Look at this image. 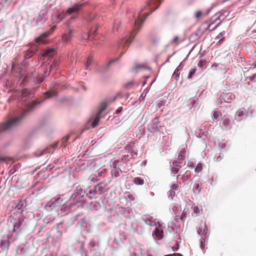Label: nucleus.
I'll return each instance as SVG.
<instances>
[{
	"mask_svg": "<svg viewBox=\"0 0 256 256\" xmlns=\"http://www.w3.org/2000/svg\"><path fill=\"white\" fill-rule=\"evenodd\" d=\"M40 102L34 101L28 108L22 112V114L20 116L15 118L6 123L0 124V133L6 130H12L17 126L22 121V118L26 114L28 111H30L36 104H40Z\"/></svg>",
	"mask_w": 256,
	"mask_h": 256,
	"instance_id": "1",
	"label": "nucleus"
},
{
	"mask_svg": "<svg viewBox=\"0 0 256 256\" xmlns=\"http://www.w3.org/2000/svg\"><path fill=\"white\" fill-rule=\"evenodd\" d=\"M24 220V218H12L10 221V223L13 226V228L12 232L14 233L16 232L18 234L21 233L22 230L20 227Z\"/></svg>",
	"mask_w": 256,
	"mask_h": 256,
	"instance_id": "2",
	"label": "nucleus"
},
{
	"mask_svg": "<svg viewBox=\"0 0 256 256\" xmlns=\"http://www.w3.org/2000/svg\"><path fill=\"white\" fill-rule=\"evenodd\" d=\"M234 117L230 114L224 116L222 120V126L226 130H230L234 122Z\"/></svg>",
	"mask_w": 256,
	"mask_h": 256,
	"instance_id": "3",
	"label": "nucleus"
},
{
	"mask_svg": "<svg viewBox=\"0 0 256 256\" xmlns=\"http://www.w3.org/2000/svg\"><path fill=\"white\" fill-rule=\"evenodd\" d=\"M119 94H118L116 96H115L112 99L108 100L106 102H103L101 104L100 109L98 114L99 115H101L102 113L106 109L107 106L109 105L110 103L113 102H114L119 96Z\"/></svg>",
	"mask_w": 256,
	"mask_h": 256,
	"instance_id": "4",
	"label": "nucleus"
},
{
	"mask_svg": "<svg viewBox=\"0 0 256 256\" xmlns=\"http://www.w3.org/2000/svg\"><path fill=\"white\" fill-rule=\"evenodd\" d=\"M160 122L158 118H155L152 120L148 125V130L152 132H154L158 130V125Z\"/></svg>",
	"mask_w": 256,
	"mask_h": 256,
	"instance_id": "5",
	"label": "nucleus"
},
{
	"mask_svg": "<svg viewBox=\"0 0 256 256\" xmlns=\"http://www.w3.org/2000/svg\"><path fill=\"white\" fill-rule=\"evenodd\" d=\"M135 35H136V32L134 30V31L132 32V33L130 34V39L124 38L122 40V42H124V50L121 52V54H120L121 55L123 54L125 52L126 50V48H128L130 46L131 42L134 39Z\"/></svg>",
	"mask_w": 256,
	"mask_h": 256,
	"instance_id": "6",
	"label": "nucleus"
},
{
	"mask_svg": "<svg viewBox=\"0 0 256 256\" xmlns=\"http://www.w3.org/2000/svg\"><path fill=\"white\" fill-rule=\"evenodd\" d=\"M84 4L79 2L77 4H74L71 8H70L66 10V13L70 14L72 12H78L83 6Z\"/></svg>",
	"mask_w": 256,
	"mask_h": 256,
	"instance_id": "7",
	"label": "nucleus"
},
{
	"mask_svg": "<svg viewBox=\"0 0 256 256\" xmlns=\"http://www.w3.org/2000/svg\"><path fill=\"white\" fill-rule=\"evenodd\" d=\"M152 236L156 240H160L164 238V230L156 228L152 232Z\"/></svg>",
	"mask_w": 256,
	"mask_h": 256,
	"instance_id": "8",
	"label": "nucleus"
},
{
	"mask_svg": "<svg viewBox=\"0 0 256 256\" xmlns=\"http://www.w3.org/2000/svg\"><path fill=\"white\" fill-rule=\"evenodd\" d=\"M172 166L171 168V172L174 174H176L179 171L180 168H182L179 162H176V160H174L172 162Z\"/></svg>",
	"mask_w": 256,
	"mask_h": 256,
	"instance_id": "9",
	"label": "nucleus"
},
{
	"mask_svg": "<svg viewBox=\"0 0 256 256\" xmlns=\"http://www.w3.org/2000/svg\"><path fill=\"white\" fill-rule=\"evenodd\" d=\"M37 50V47L34 46V48H31L26 52L24 57L25 58H30L36 53Z\"/></svg>",
	"mask_w": 256,
	"mask_h": 256,
	"instance_id": "10",
	"label": "nucleus"
},
{
	"mask_svg": "<svg viewBox=\"0 0 256 256\" xmlns=\"http://www.w3.org/2000/svg\"><path fill=\"white\" fill-rule=\"evenodd\" d=\"M48 36V33H44L36 39V42L38 44H45L46 42V38Z\"/></svg>",
	"mask_w": 256,
	"mask_h": 256,
	"instance_id": "11",
	"label": "nucleus"
},
{
	"mask_svg": "<svg viewBox=\"0 0 256 256\" xmlns=\"http://www.w3.org/2000/svg\"><path fill=\"white\" fill-rule=\"evenodd\" d=\"M10 241L8 240V237L4 238L3 240H1L0 246L2 249L4 250H8L10 246Z\"/></svg>",
	"mask_w": 256,
	"mask_h": 256,
	"instance_id": "12",
	"label": "nucleus"
},
{
	"mask_svg": "<svg viewBox=\"0 0 256 256\" xmlns=\"http://www.w3.org/2000/svg\"><path fill=\"white\" fill-rule=\"evenodd\" d=\"M186 151L184 150H181L177 158V160H176V162H179L180 164L182 163V161L185 158Z\"/></svg>",
	"mask_w": 256,
	"mask_h": 256,
	"instance_id": "13",
	"label": "nucleus"
},
{
	"mask_svg": "<svg viewBox=\"0 0 256 256\" xmlns=\"http://www.w3.org/2000/svg\"><path fill=\"white\" fill-rule=\"evenodd\" d=\"M54 54V50L53 48H48L42 54L40 58H44V57L48 56L50 57Z\"/></svg>",
	"mask_w": 256,
	"mask_h": 256,
	"instance_id": "14",
	"label": "nucleus"
},
{
	"mask_svg": "<svg viewBox=\"0 0 256 256\" xmlns=\"http://www.w3.org/2000/svg\"><path fill=\"white\" fill-rule=\"evenodd\" d=\"M97 192V190L94 186L92 188L90 189L89 190L88 193H87L86 196L90 200H92L94 198V196L96 194Z\"/></svg>",
	"mask_w": 256,
	"mask_h": 256,
	"instance_id": "15",
	"label": "nucleus"
},
{
	"mask_svg": "<svg viewBox=\"0 0 256 256\" xmlns=\"http://www.w3.org/2000/svg\"><path fill=\"white\" fill-rule=\"evenodd\" d=\"M214 18V20L212 22L210 23L209 26H208V28L209 29H210L212 24L214 22H216V21L218 20L219 22L216 24V25L214 26V28H212L211 30H214V28H216L218 26V25L221 22V20H220V16H216V15H215L214 16V18Z\"/></svg>",
	"mask_w": 256,
	"mask_h": 256,
	"instance_id": "16",
	"label": "nucleus"
},
{
	"mask_svg": "<svg viewBox=\"0 0 256 256\" xmlns=\"http://www.w3.org/2000/svg\"><path fill=\"white\" fill-rule=\"evenodd\" d=\"M192 209H193L192 215L194 216H198L202 211V210H200L197 206H194V207H192Z\"/></svg>",
	"mask_w": 256,
	"mask_h": 256,
	"instance_id": "17",
	"label": "nucleus"
},
{
	"mask_svg": "<svg viewBox=\"0 0 256 256\" xmlns=\"http://www.w3.org/2000/svg\"><path fill=\"white\" fill-rule=\"evenodd\" d=\"M100 115L97 114L94 120L93 121L92 126V128H95L98 125L100 119Z\"/></svg>",
	"mask_w": 256,
	"mask_h": 256,
	"instance_id": "18",
	"label": "nucleus"
},
{
	"mask_svg": "<svg viewBox=\"0 0 256 256\" xmlns=\"http://www.w3.org/2000/svg\"><path fill=\"white\" fill-rule=\"evenodd\" d=\"M19 56L16 57L15 58H14L12 61V70H14L16 66L18 65V59Z\"/></svg>",
	"mask_w": 256,
	"mask_h": 256,
	"instance_id": "19",
	"label": "nucleus"
},
{
	"mask_svg": "<svg viewBox=\"0 0 256 256\" xmlns=\"http://www.w3.org/2000/svg\"><path fill=\"white\" fill-rule=\"evenodd\" d=\"M134 182L137 185H142L144 184V180L139 177L135 178L134 180Z\"/></svg>",
	"mask_w": 256,
	"mask_h": 256,
	"instance_id": "20",
	"label": "nucleus"
},
{
	"mask_svg": "<svg viewBox=\"0 0 256 256\" xmlns=\"http://www.w3.org/2000/svg\"><path fill=\"white\" fill-rule=\"evenodd\" d=\"M245 114L244 110V108L239 109L236 112V116L242 119Z\"/></svg>",
	"mask_w": 256,
	"mask_h": 256,
	"instance_id": "21",
	"label": "nucleus"
},
{
	"mask_svg": "<svg viewBox=\"0 0 256 256\" xmlns=\"http://www.w3.org/2000/svg\"><path fill=\"white\" fill-rule=\"evenodd\" d=\"M92 60V56H90L86 60L85 67L86 70H88L90 66L91 65Z\"/></svg>",
	"mask_w": 256,
	"mask_h": 256,
	"instance_id": "22",
	"label": "nucleus"
},
{
	"mask_svg": "<svg viewBox=\"0 0 256 256\" xmlns=\"http://www.w3.org/2000/svg\"><path fill=\"white\" fill-rule=\"evenodd\" d=\"M95 187L97 190V192H100V194L103 193L104 191V186H101V183L96 186Z\"/></svg>",
	"mask_w": 256,
	"mask_h": 256,
	"instance_id": "23",
	"label": "nucleus"
},
{
	"mask_svg": "<svg viewBox=\"0 0 256 256\" xmlns=\"http://www.w3.org/2000/svg\"><path fill=\"white\" fill-rule=\"evenodd\" d=\"M213 116L216 119H220L222 118V114L219 111H214L213 114Z\"/></svg>",
	"mask_w": 256,
	"mask_h": 256,
	"instance_id": "24",
	"label": "nucleus"
},
{
	"mask_svg": "<svg viewBox=\"0 0 256 256\" xmlns=\"http://www.w3.org/2000/svg\"><path fill=\"white\" fill-rule=\"evenodd\" d=\"M180 40L179 37L178 36H176L172 40L171 44L177 46L180 43Z\"/></svg>",
	"mask_w": 256,
	"mask_h": 256,
	"instance_id": "25",
	"label": "nucleus"
},
{
	"mask_svg": "<svg viewBox=\"0 0 256 256\" xmlns=\"http://www.w3.org/2000/svg\"><path fill=\"white\" fill-rule=\"evenodd\" d=\"M202 170V166L201 164H198L195 168V172L196 173L201 172Z\"/></svg>",
	"mask_w": 256,
	"mask_h": 256,
	"instance_id": "26",
	"label": "nucleus"
},
{
	"mask_svg": "<svg viewBox=\"0 0 256 256\" xmlns=\"http://www.w3.org/2000/svg\"><path fill=\"white\" fill-rule=\"evenodd\" d=\"M71 39V36L70 35H68V34H65L62 36V40L64 42H68Z\"/></svg>",
	"mask_w": 256,
	"mask_h": 256,
	"instance_id": "27",
	"label": "nucleus"
},
{
	"mask_svg": "<svg viewBox=\"0 0 256 256\" xmlns=\"http://www.w3.org/2000/svg\"><path fill=\"white\" fill-rule=\"evenodd\" d=\"M47 98H51L56 94V92L54 91H48L45 93Z\"/></svg>",
	"mask_w": 256,
	"mask_h": 256,
	"instance_id": "28",
	"label": "nucleus"
},
{
	"mask_svg": "<svg viewBox=\"0 0 256 256\" xmlns=\"http://www.w3.org/2000/svg\"><path fill=\"white\" fill-rule=\"evenodd\" d=\"M126 194H127L126 195L127 198L129 200H132V201L134 200L135 197H134V196L132 194H130V192H128Z\"/></svg>",
	"mask_w": 256,
	"mask_h": 256,
	"instance_id": "29",
	"label": "nucleus"
},
{
	"mask_svg": "<svg viewBox=\"0 0 256 256\" xmlns=\"http://www.w3.org/2000/svg\"><path fill=\"white\" fill-rule=\"evenodd\" d=\"M206 230L204 229L202 232V238H201V240H202V243L204 244L206 242Z\"/></svg>",
	"mask_w": 256,
	"mask_h": 256,
	"instance_id": "30",
	"label": "nucleus"
},
{
	"mask_svg": "<svg viewBox=\"0 0 256 256\" xmlns=\"http://www.w3.org/2000/svg\"><path fill=\"white\" fill-rule=\"evenodd\" d=\"M175 196V191H174L172 190H170L168 191V197H170L172 199Z\"/></svg>",
	"mask_w": 256,
	"mask_h": 256,
	"instance_id": "31",
	"label": "nucleus"
},
{
	"mask_svg": "<svg viewBox=\"0 0 256 256\" xmlns=\"http://www.w3.org/2000/svg\"><path fill=\"white\" fill-rule=\"evenodd\" d=\"M196 68H194L190 72H189V74H188V78H190L192 77V76H194V74L196 73Z\"/></svg>",
	"mask_w": 256,
	"mask_h": 256,
	"instance_id": "32",
	"label": "nucleus"
},
{
	"mask_svg": "<svg viewBox=\"0 0 256 256\" xmlns=\"http://www.w3.org/2000/svg\"><path fill=\"white\" fill-rule=\"evenodd\" d=\"M194 190L197 192H200V184H196Z\"/></svg>",
	"mask_w": 256,
	"mask_h": 256,
	"instance_id": "33",
	"label": "nucleus"
},
{
	"mask_svg": "<svg viewBox=\"0 0 256 256\" xmlns=\"http://www.w3.org/2000/svg\"><path fill=\"white\" fill-rule=\"evenodd\" d=\"M178 186H179L178 184H174L171 186L170 190H172L174 191L178 190Z\"/></svg>",
	"mask_w": 256,
	"mask_h": 256,
	"instance_id": "34",
	"label": "nucleus"
},
{
	"mask_svg": "<svg viewBox=\"0 0 256 256\" xmlns=\"http://www.w3.org/2000/svg\"><path fill=\"white\" fill-rule=\"evenodd\" d=\"M68 139H69L68 136H66L63 138L62 142V144L64 145V147H65L66 146V145L67 144Z\"/></svg>",
	"mask_w": 256,
	"mask_h": 256,
	"instance_id": "35",
	"label": "nucleus"
},
{
	"mask_svg": "<svg viewBox=\"0 0 256 256\" xmlns=\"http://www.w3.org/2000/svg\"><path fill=\"white\" fill-rule=\"evenodd\" d=\"M202 16V12L201 11L198 10V11L196 12L195 14L196 18L197 19H198L201 17Z\"/></svg>",
	"mask_w": 256,
	"mask_h": 256,
	"instance_id": "36",
	"label": "nucleus"
},
{
	"mask_svg": "<svg viewBox=\"0 0 256 256\" xmlns=\"http://www.w3.org/2000/svg\"><path fill=\"white\" fill-rule=\"evenodd\" d=\"M58 61L54 60L50 66V70H52L53 68H55L58 66Z\"/></svg>",
	"mask_w": 256,
	"mask_h": 256,
	"instance_id": "37",
	"label": "nucleus"
},
{
	"mask_svg": "<svg viewBox=\"0 0 256 256\" xmlns=\"http://www.w3.org/2000/svg\"><path fill=\"white\" fill-rule=\"evenodd\" d=\"M186 210H184L183 212L182 213L181 216H180V220L182 222H184V218L186 217Z\"/></svg>",
	"mask_w": 256,
	"mask_h": 256,
	"instance_id": "38",
	"label": "nucleus"
},
{
	"mask_svg": "<svg viewBox=\"0 0 256 256\" xmlns=\"http://www.w3.org/2000/svg\"><path fill=\"white\" fill-rule=\"evenodd\" d=\"M22 94L24 95V96H28V94H30V92H29V90H28V89H24L22 90Z\"/></svg>",
	"mask_w": 256,
	"mask_h": 256,
	"instance_id": "39",
	"label": "nucleus"
},
{
	"mask_svg": "<svg viewBox=\"0 0 256 256\" xmlns=\"http://www.w3.org/2000/svg\"><path fill=\"white\" fill-rule=\"evenodd\" d=\"M190 176V174H186V172L183 174V176H182V179L184 182H185L186 180H187L188 178Z\"/></svg>",
	"mask_w": 256,
	"mask_h": 256,
	"instance_id": "40",
	"label": "nucleus"
},
{
	"mask_svg": "<svg viewBox=\"0 0 256 256\" xmlns=\"http://www.w3.org/2000/svg\"><path fill=\"white\" fill-rule=\"evenodd\" d=\"M172 248L173 250V251H177L179 248V244L178 242H176V246H172Z\"/></svg>",
	"mask_w": 256,
	"mask_h": 256,
	"instance_id": "41",
	"label": "nucleus"
},
{
	"mask_svg": "<svg viewBox=\"0 0 256 256\" xmlns=\"http://www.w3.org/2000/svg\"><path fill=\"white\" fill-rule=\"evenodd\" d=\"M123 108L122 106L119 107L116 111L115 114H120Z\"/></svg>",
	"mask_w": 256,
	"mask_h": 256,
	"instance_id": "42",
	"label": "nucleus"
},
{
	"mask_svg": "<svg viewBox=\"0 0 256 256\" xmlns=\"http://www.w3.org/2000/svg\"><path fill=\"white\" fill-rule=\"evenodd\" d=\"M75 32H76V31L74 30H70L68 34V35H70L72 38V34Z\"/></svg>",
	"mask_w": 256,
	"mask_h": 256,
	"instance_id": "43",
	"label": "nucleus"
},
{
	"mask_svg": "<svg viewBox=\"0 0 256 256\" xmlns=\"http://www.w3.org/2000/svg\"><path fill=\"white\" fill-rule=\"evenodd\" d=\"M132 84H133V82H130L127 83L126 84L125 87L126 88H128L130 86H132Z\"/></svg>",
	"mask_w": 256,
	"mask_h": 256,
	"instance_id": "44",
	"label": "nucleus"
},
{
	"mask_svg": "<svg viewBox=\"0 0 256 256\" xmlns=\"http://www.w3.org/2000/svg\"><path fill=\"white\" fill-rule=\"evenodd\" d=\"M122 160H128V155H126V156H124L123 157H122Z\"/></svg>",
	"mask_w": 256,
	"mask_h": 256,
	"instance_id": "45",
	"label": "nucleus"
},
{
	"mask_svg": "<svg viewBox=\"0 0 256 256\" xmlns=\"http://www.w3.org/2000/svg\"><path fill=\"white\" fill-rule=\"evenodd\" d=\"M138 24H139L138 20H136L135 23H134V26H135V28L136 29L138 28Z\"/></svg>",
	"mask_w": 256,
	"mask_h": 256,
	"instance_id": "46",
	"label": "nucleus"
},
{
	"mask_svg": "<svg viewBox=\"0 0 256 256\" xmlns=\"http://www.w3.org/2000/svg\"><path fill=\"white\" fill-rule=\"evenodd\" d=\"M7 159H8V158H5V157L0 158V162H6Z\"/></svg>",
	"mask_w": 256,
	"mask_h": 256,
	"instance_id": "47",
	"label": "nucleus"
},
{
	"mask_svg": "<svg viewBox=\"0 0 256 256\" xmlns=\"http://www.w3.org/2000/svg\"><path fill=\"white\" fill-rule=\"evenodd\" d=\"M254 78H255V76H250V77H248L246 78V79H248L252 81V80H253L254 79Z\"/></svg>",
	"mask_w": 256,
	"mask_h": 256,
	"instance_id": "48",
	"label": "nucleus"
},
{
	"mask_svg": "<svg viewBox=\"0 0 256 256\" xmlns=\"http://www.w3.org/2000/svg\"><path fill=\"white\" fill-rule=\"evenodd\" d=\"M44 80V78L42 76V77L39 78L38 79V81L39 82H41Z\"/></svg>",
	"mask_w": 256,
	"mask_h": 256,
	"instance_id": "49",
	"label": "nucleus"
},
{
	"mask_svg": "<svg viewBox=\"0 0 256 256\" xmlns=\"http://www.w3.org/2000/svg\"><path fill=\"white\" fill-rule=\"evenodd\" d=\"M202 232V228H199L198 230V233L199 234H200L201 232Z\"/></svg>",
	"mask_w": 256,
	"mask_h": 256,
	"instance_id": "50",
	"label": "nucleus"
},
{
	"mask_svg": "<svg viewBox=\"0 0 256 256\" xmlns=\"http://www.w3.org/2000/svg\"><path fill=\"white\" fill-rule=\"evenodd\" d=\"M200 247L202 248V249H204V244H203L202 243V240H201V242H200Z\"/></svg>",
	"mask_w": 256,
	"mask_h": 256,
	"instance_id": "51",
	"label": "nucleus"
},
{
	"mask_svg": "<svg viewBox=\"0 0 256 256\" xmlns=\"http://www.w3.org/2000/svg\"><path fill=\"white\" fill-rule=\"evenodd\" d=\"M174 256H183L182 254L179 253H174Z\"/></svg>",
	"mask_w": 256,
	"mask_h": 256,
	"instance_id": "52",
	"label": "nucleus"
},
{
	"mask_svg": "<svg viewBox=\"0 0 256 256\" xmlns=\"http://www.w3.org/2000/svg\"><path fill=\"white\" fill-rule=\"evenodd\" d=\"M224 34V32H220V33L218 35V38H220V36H223V35Z\"/></svg>",
	"mask_w": 256,
	"mask_h": 256,
	"instance_id": "53",
	"label": "nucleus"
},
{
	"mask_svg": "<svg viewBox=\"0 0 256 256\" xmlns=\"http://www.w3.org/2000/svg\"><path fill=\"white\" fill-rule=\"evenodd\" d=\"M222 159V158L220 156H219L218 157L216 158V160L217 161H219Z\"/></svg>",
	"mask_w": 256,
	"mask_h": 256,
	"instance_id": "54",
	"label": "nucleus"
},
{
	"mask_svg": "<svg viewBox=\"0 0 256 256\" xmlns=\"http://www.w3.org/2000/svg\"><path fill=\"white\" fill-rule=\"evenodd\" d=\"M203 62H204L202 61H200L198 63V66H202Z\"/></svg>",
	"mask_w": 256,
	"mask_h": 256,
	"instance_id": "55",
	"label": "nucleus"
},
{
	"mask_svg": "<svg viewBox=\"0 0 256 256\" xmlns=\"http://www.w3.org/2000/svg\"><path fill=\"white\" fill-rule=\"evenodd\" d=\"M224 38H222V39H220L219 42H218V43L219 44H220L221 42H223V40H224Z\"/></svg>",
	"mask_w": 256,
	"mask_h": 256,
	"instance_id": "56",
	"label": "nucleus"
},
{
	"mask_svg": "<svg viewBox=\"0 0 256 256\" xmlns=\"http://www.w3.org/2000/svg\"><path fill=\"white\" fill-rule=\"evenodd\" d=\"M180 69V66H178L176 70H175L174 73L176 74L177 72H178L179 70Z\"/></svg>",
	"mask_w": 256,
	"mask_h": 256,
	"instance_id": "57",
	"label": "nucleus"
},
{
	"mask_svg": "<svg viewBox=\"0 0 256 256\" xmlns=\"http://www.w3.org/2000/svg\"><path fill=\"white\" fill-rule=\"evenodd\" d=\"M164 256H174V254H166V255H165Z\"/></svg>",
	"mask_w": 256,
	"mask_h": 256,
	"instance_id": "58",
	"label": "nucleus"
},
{
	"mask_svg": "<svg viewBox=\"0 0 256 256\" xmlns=\"http://www.w3.org/2000/svg\"><path fill=\"white\" fill-rule=\"evenodd\" d=\"M140 68H141L140 66H136V70H138V69Z\"/></svg>",
	"mask_w": 256,
	"mask_h": 256,
	"instance_id": "59",
	"label": "nucleus"
},
{
	"mask_svg": "<svg viewBox=\"0 0 256 256\" xmlns=\"http://www.w3.org/2000/svg\"><path fill=\"white\" fill-rule=\"evenodd\" d=\"M184 172H183V170L180 171V174H182L183 175V174H184Z\"/></svg>",
	"mask_w": 256,
	"mask_h": 256,
	"instance_id": "60",
	"label": "nucleus"
},
{
	"mask_svg": "<svg viewBox=\"0 0 256 256\" xmlns=\"http://www.w3.org/2000/svg\"><path fill=\"white\" fill-rule=\"evenodd\" d=\"M150 2H148V6L150 5Z\"/></svg>",
	"mask_w": 256,
	"mask_h": 256,
	"instance_id": "61",
	"label": "nucleus"
},
{
	"mask_svg": "<svg viewBox=\"0 0 256 256\" xmlns=\"http://www.w3.org/2000/svg\"><path fill=\"white\" fill-rule=\"evenodd\" d=\"M158 6L157 7H156V8H155V9L154 10H156V9H157V8H158Z\"/></svg>",
	"mask_w": 256,
	"mask_h": 256,
	"instance_id": "62",
	"label": "nucleus"
},
{
	"mask_svg": "<svg viewBox=\"0 0 256 256\" xmlns=\"http://www.w3.org/2000/svg\"><path fill=\"white\" fill-rule=\"evenodd\" d=\"M112 62H110V63H109V64H111V63H112Z\"/></svg>",
	"mask_w": 256,
	"mask_h": 256,
	"instance_id": "63",
	"label": "nucleus"
},
{
	"mask_svg": "<svg viewBox=\"0 0 256 256\" xmlns=\"http://www.w3.org/2000/svg\"><path fill=\"white\" fill-rule=\"evenodd\" d=\"M146 164V161H144V164Z\"/></svg>",
	"mask_w": 256,
	"mask_h": 256,
	"instance_id": "64",
	"label": "nucleus"
}]
</instances>
